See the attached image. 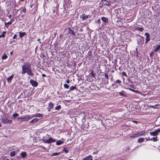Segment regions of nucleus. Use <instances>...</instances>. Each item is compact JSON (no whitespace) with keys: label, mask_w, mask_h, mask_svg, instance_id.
I'll return each mask as SVG.
<instances>
[{"label":"nucleus","mask_w":160,"mask_h":160,"mask_svg":"<svg viewBox=\"0 0 160 160\" xmlns=\"http://www.w3.org/2000/svg\"><path fill=\"white\" fill-rule=\"evenodd\" d=\"M12 19L10 21L8 22H5V25L6 26L7 24H11L12 23Z\"/></svg>","instance_id":"obj_33"},{"label":"nucleus","mask_w":160,"mask_h":160,"mask_svg":"<svg viewBox=\"0 0 160 160\" xmlns=\"http://www.w3.org/2000/svg\"><path fill=\"white\" fill-rule=\"evenodd\" d=\"M8 58V56L6 54H4L2 57V60L5 59H6Z\"/></svg>","instance_id":"obj_28"},{"label":"nucleus","mask_w":160,"mask_h":160,"mask_svg":"<svg viewBox=\"0 0 160 160\" xmlns=\"http://www.w3.org/2000/svg\"><path fill=\"white\" fill-rule=\"evenodd\" d=\"M13 77L14 75H11L10 77L8 78H7V80L8 82H11Z\"/></svg>","instance_id":"obj_12"},{"label":"nucleus","mask_w":160,"mask_h":160,"mask_svg":"<svg viewBox=\"0 0 160 160\" xmlns=\"http://www.w3.org/2000/svg\"><path fill=\"white\" fill-rule=\"evenodd\" d=\"M153 53L152 52H151L150 53V56H152V54H153Z\"/></svg>","instance_id":"obj_51"},{"label":"nucleus","mask_w":160,"mask_h":160,"mask_svg":"<svg viewBox=\"0 0 160 160\" xmlns=\"http://www.w3.org/2000/svg\"><path fill=\"white\" fill-rule=\"evenodd\" d=\"M114 84L115 85V86H116V87H118V86H117V85H116V83H115Z\"/></svg>","instance_id":"obj_55"},{"label":"nucleus","mask_w":160,"mask_h":160,"mask_svg":"<svg viewBox=\"0 0 160 160\" xmlns=\"http://www.w3.org/2000/svg\"><path fill=\"white\" fill-rule=\"evenodd\" d=\"M122 74L124 76H126V77H127V74H126V72H122Z\"/></svg>","instance_id":"obj_41"},{"label":"nucleus","mask_w":160,"mask_h":160,"mask_svg":"<svg viewBox=\"0 0 160 160\" xmlns=\"http://www.w3.org/2000/svg\"><path fill=\"white\" fill-rule=\"evenodd\" d=\"M6 33V32L3 31L2 34L1 35H0V38H4L5 36V34Z\"/></svg>","instance_id":"obj_23"},{"label":"nucleus","mask_w":160,"mask_h":160,"mask_svg":"<svg viewBox=\"0 0 160 160\" xmlns=\"http://www.w3.org/2000/svg\"><path fill=\"white\" fill-rule=\"evenodd\" d=\"M2 126L1 124L0 123V127Z\"/></svg>","instance_id":"obj_54"},{"label":"nucleus","mask_w":160,"mask_h":160,"mask_svg":"<svg viewBox=\"0 0 160 160\" xmlns=\"http://www.w3.org/2000/svg\"><path fill=\"white\" fill-rule=\"evenodd\" d=\"M92 157L91 155H89L87 157L84 158V159L85 160H92Z\"/></svg>","instance_id":"obj_15"},{"label":"nucleus","mask_w":160,"mask_h":160,"mask_svg":"<svg viewBox=\"0 0 160 160\" xmlns=\"http://www.w3.org/2000/svg\"><path fill=\"white\" fill-rule=\"evenodd\" d=\"M24 0H20V1H23Z\"/></svg>","instance_id":"obj_53"},{"label":"nucleus","mask_w":160,"mask_h":160,"mask_svg":"<svg viewBox=\"0 0 160 160\" xmlns=\"http://www.w3.org/2000/svg\"><path fill=\"white\" fill-rule=\"evenodd\" d=\"M101 22L100 19H99L96 21V22L97 23H100Z\"/></svg>","instance_id":"obj_42"},{"label":"nucleus","mask_w":160,"mask_h":160,"mask_svg":"<svg viewBox=\"0 0 160 160\" xmlns=\"http://www.w3.org/2000/svg\"><path fill=\"white\" fill-rule=\"evenodd\" d=\"M91 18V16L90 15H86L85 14H82L81 16L80 17L81 18H82L83 20H85L88 18Z\"/></svg>","instance_id":"obj_7"},{"label":"nucleus","mask_w":160,"mask_h":160,"mask_svg":"<svg viewBox=\"0 0 160 160\" xmlns=\"http://www.w3.org/2000/svg\"><path fill=\"white\" fill-rule=\"evenodd\" d=\"M104 76H105V78H106V79H107L108 80L109 78V77H108V74L107 73H105L104 74Z\"/></svg>","instance_id":"obj_36"},{"label":"nucleus","mask_w":160,"mask_h":160,"mask_svg":"<svg viewBox=\"0 0 160 160\" xmlns=\"http://www.w3.org/2000/svg\"><path fill=\"white\" fill-rule=\"evenodd\" d=\"M16 36H17V35L16 34H15L14 36H13V38H12L13 39H15L16 38Z\"/></svg>","instance_id":"obj_45"},{"label":"nucleus","mask_w":160,"mask_h":160,"mask_svg":"<svg viewBox=\"0 0 160 160\" xmlns=\"http://www.w3.org/2000/svg\"><path fill=\"white\" fill-rule=\"evenodd\" d=\"M53 106L54 104L52 102H50L48 104V106L47 108L48 111L50 112L51 109L53 108Z\"/></svg>","instance_id":"obj_5"},{"label":"nucleus","mask_w":160,"mask_h":160,"mask_svg":"<svg viewBox=\"0 0 160 160\" xmlns=\"http://www.w3.org/2000/svg\"><path fill=\"white\" fill-rule=\"evenodd\" d=\"M157 106H159L158 105H153V106H150V107H152L153 108H159Z\"/></svg>","instance_id":"obj_32"},{"label":"nucleus","mask_w":160,"mask_h":160,"mask_svg":"<svg viewBox=\"0 0 160 160\" xmlns=\"http://www.w3.org/2000/svg\"><path fill=\"white\" fill-rule=\"evenodd\" d=\"M145 35L146 36L145 43L146 44L150 41V35L149 33L147 32L145 33Z\"/></svg>","instance_id":"obj_4"},{"label":"nucleus","mask_w":160,"mask_h":160,"mask_svg":"<svg viewBox=\"0 0 160 160\" xmlns=\"http://www.w3.org/2000/svg\"><path fill=\"white\" fill-rule=\"evenodd\" d=\"M61 108V106L60 105H59L56 107L55 108V109L56 110H59Z\"/></svg>","instance_id":"obj_35"},{"label":"nucleus","mask_w":160,"mask_h":160,"mask_svg":"<svg viewBox=\"0 0 160 160\" xmlns=\"http://www.w3.org/2000/svg\"><path fill=\"white\" fill-rule=\"evenodd\" d=\"M150 134L151 136H157V135L158 134L156 132H155V131H154V132H150Z\"/></svg>","instance_id":"obj_17"},{"label":"nucleus","mask_w":160,"mask_h":160,"mask_svg":"<svg viewBox=\"0 0 160 160\" xmlns=\"http://www.w3.org/2000/svg\"><path fill=\"white\" fill-rule=\"evenodd\" d=\"M8 17L9 18H11L12 17V15L11 14L10 15H9Z\"/></svg>","instance_id":"obj_52"},{"label":"nucleus","mask_w":160,"mask_h":160,"mask_svg":"<svg viewBox=\"0 0 160 160\" xmlns=\"http://www.w3.org/2000/svg\"><path fill=\"white\" fill-rule=\"evenodd\" d=\"M133 122L134 123H136L137 124V122H138V121H133Z\"/></svg>","instance_id":"obj_50"},{"label":"nucleus","mask_w":160,"mask_h":160,"mask_svg":"<svg viewBox=\"0 0 160 160\" xmlns=\"http://www.w3.org/2000/svg\"><path fill=\"white\" fill-rule=\"evenodd\" d=\"M12 54V52H11L10 53V54Z\"/></svg>","instance_id":"obj_56"},{"label":"nucleus","mask_w":160,"mask_h":160,"mask_svg":"<svg viewBox=\"0 0 160 160\" xmlns=\"http://www.w3.org/2000/svg\"><path fill=\"white\" fill-rule=\"evenodd\" d=\"M24 121H27L30 120L32 118L28 115H25L23 117Z\"/></svg>","instance_id":"obj_8"},{"label":"nucleus","mask_w":160,"mask_h":160,"mask_svg":"<svg viewBox=\"0 0 160 160\" xmlns=\"http://www.w3.org/2000/svg\"><path fill=\"white\" fill-rule=\"evenodd\" d=\"M64 88H68L69 87V85L67 84H64Z\"/></svg>","instance_id":"obj_37"},{"label":"nucleus","mask_w":160,"mask_h":160,"mask_svg":"<svg viewBox=\"0 0 160 160\" xmlns=\"http://www.w3.org/2000/svg\"><path fill=\"white\" fill-rule=\"evenodd\" d=\"M101 19L104 22L106 23L108 22V19L105 17H102Z\"/></svg>","instance_id":"obj_11"},{"label":"nucleus","mask_w":160,"mask_h":160,"mask_svg":"<svg viewBox=\"0 0 160 160\" xmlns=\"http://www.w3.org/2000/svg\"><path fill=\"white\" fill-rule=\"evenodd\" d=\"M1 120V122L3 124H11L12 122V120L9 119L7 118H2Z\"/></svg>","instance_id":"obj_3"},{"label":"nucleus","mask_w":160,"mask_h":160,"mask_svg":"<svg viewBox=\"0 0 160 160\" xmlns=\"http://www.w3.org/2000/svg\"><path fill=\"white\" fill-rule=\"evenodd\" d=\"M63 151L65 153H67L68 152V150H67L66 148H64Z\"/></svg>","instance_id":"obj_38"},{"label":"nucleus","mask_w":160,"mask_h":160,"mask_svg":"<svg viewBox=\"0 0 160 160\" xmlns=\"http://www.w3.org/2000/svg\"><path fill=\"white\" fill-rule=\"evenodd\" d=\"M91 76L92 77H95V74H94L93 71L91 73Z\"/></svg>","instance_id":"obj_39"},{"label":"nucleus","mask_w":160,"mask_h":160,"mask_svg":"<svg viewBox=\"0 0 160 160\" xmlns=\"http://www.w3.org/2000/svg\"><path fill=\"white\" fill-rule=\"evenodd\" d=\"M68 32L69 33H71L73 35H75V32H74L71 29L69 30Z\"/></svg>","instance_id":"obj_27"},{"label":"nucleus","mask_w":160,"mask_h":160,"mask_svg":"<svg viewBox=\"0 0 160 160\" xmlns=\"http://www.w3.org/2000/svg\"><path fill=\"white\" fill-rule=\"evenodd\" d=\"M51 1L52 0H50Z\"/></svg>","instance_id":"obj_60"},{"label":"nucleus","mask_w":160,"mask_h":160,"mask_svg":"<svg viewBox=\"0 0 160 160\" xmlns=\"http://www.w3.org/2000/svg\"><path fill=\"white\" fill-rule=\"evenodd\" d=\"M12 43V42H10V43Z\"/></svg>","instance_id":"obj_58"},{"label":"nucleus","mask_w":160,"mask_h":160,"mask_svg":"<svg viewBox=\"0 0 160 160\" xmlns=\"http://www.w3.org/2000/svg\"><path fill=\"white\" fill-rule=\"evenodd\" d=\"M46 137H48L49 138L47 140H45L43 139V142L44 143H50L52 142H55L56 141V140L50 137V136L48 134H47L46 136Z\"/></svg>","instance_id":"obj_2"},{"label":"nucleus","mask_w":160,"mask_h":160,"mask_svg":"<svg viewBox=\"0 0 160 160\" xmlns=\"http://www.w3.org/2000/svg\"><path fill=\"white\" fill-rule=\"evenodd\" d=\"M10 155L12 157H13L15 156L16 154V152L15 151H13L10 153Z\"/></svg>","instance_id":"obj_19"},{"label":"nucleus","mask_w":160,"mask_h":160,"mask_svg":"<svg viewBox=\"0 0 160 160\" xmlns=\"http://www.w3.org/2000/svg\"><path fill=\"white\" fill-rule=\"evenodd\" d=\"M119 93L121 96H122L124 95V94L123 93V92H119Z\"/></svg>","instance_id":"obj_44"},{"label":"nucleus","mask_w":160,"mask_h":160,"mask_svg":"<svg viewBox=\"0 0 160 160\" xmlns=\"http://www.w3.org/2000/svg\"><path fill=\"white\" fill-rule=\"evenodd\" d=\"M31 64L28 62L24 63L22 67V73L24 74L27 73L28 75L31 76H33L34 74L32 72L30 68Z\"/></svg>","instance_id":"obj_1"},{"label":"nucleus","mask_w":160,"mask_h":160,"mask_svg":"<svg viewBox=\"0 0 160 160\" xmlns=\"http://www.w3.org/2000/svg\"><path fill=\"white\" fill-rule=\"evenodd\" d=\"M38 120V119L37 118H35L32 120L30 122V123H34L36 122Z\"/></svg>","instance_id":"obj_16"},{"label":"nucleus","mask_w":160,"mask_h":160,"mask_svg":"<svg viewBox=\"0 0 160 160\" xmlns=\"http://www.w3.org/2000/svg\"><path fill=\"white\" fill-rule=\"evenodd\" d=\"M144 141V138H139L138 140V142H140Z\"/></svg>","instance_id":"obj_24"},{"label":"nucleus","mask_w":160,"mask_h":160,"mask_svg":"<svg viewBox=\"0 0 160 160\" xmlns=\"http://www.w3.org/2000/svg\"><path fill=\"white\" fill-rule=\"evenodd\" d=\"M157 137H156L152 138L150 140L153 141H154V142H156L158 140V139H157Z\"/></svg>","instance_id":"obj_22"},{"label":"nucleus","mask_w":160,"mask_h":160,"mask_svg":"<svg viewBox=\"0 0 160 160\" xmlns=\"http://www.w3.org/2000/svg\"><path fill=\"white\" fill-rule=\"evenodd\" d=\"M146 139L147 141L150 140V139H150L149 137H148V138H146Z\"/></svg>","instance_id":"obj_47"},{"label":"nucleus","mask_w":160,"mask_h":160,"mask_svg":"<svg viewBox=\"0 0 160 160\" xmlns=\"http://www.w3.org/2000/svg\"><path fill=\"white\" fill-rule=\"evenodd\" d=\"M145 132L144 131L137 132V137H138L143 135L144 134Z\"/></svg>","instance_id":"obj_9"},{"label":"nucleus","mask_w":160,"mask_h":160,"mask_svg":"<svg viewBox=\"0 0 160 160\" xmlns=\"http://www.w3.org/2000/svg\"><path fill=\"white\" fill-rule=\"evenodd\" d=\"M19 37L20 38H22L23 36L25 35L26 33L25 32H19Z\"/></svg>","instance_id":"obj_14"},{"label":"nucleus","mask_w":160,"mask_h":160,"mask_svg":"<svg viewBox=\"0 0 160 160\" xmlns=\"http://www.w3.org/2000/svg\"><path fill=\"white\" fill-rule=\"evenodd\" d=\"M19 115L18 113H14L12 115V116L13 117V118H15L16 117L18 116Z\"/></svg>","instance_id":"obj_30"},{"label":"nucleus","mask_w":160,"mask_h":160,"mask_svg":"<svg viewBox=\"0 0 160 160\" xmlns=\"http://www.w3.org/2000/svg\"><path fill=\"white\" fill-rule=\"evenodd\" d=\"M30 82L33 86L36 87L38 85V82L33 79H31Z\"/></svg>","instance_id":"obj_6"},{"label":"nucleus","mask_w":160,"mask_h":160,"mask_svg":"<svg viewBox=\"0 0 160 160\" xmlns=\"http://www.w3.org/2000/svg\"><path fill=\"white\" fill-rule=\"evenodd\" d=\"M60 153V152H59L58 153H57V152H54L52 154V156H57L59 155Z\"/></svg>","instance_id":"obj_34"},{"label":"nucleus","mask_w":160,"mask_h":160,"mask_svg":"<svg viewBox=\"0 0 160 160\" xmlns=\"http://www.w3.org/2000/svg\"><path fill=\"white\" fill-rule=\"evenodd\" d=\"M76 88V87L75 86H72L69 88V90L70 91H72L74 90Z\"/></svg>","instance_id":"obj_31"},{"label":"nucleus","mask_w":160,"mask_h":160,"mask_svg":"<svg viewBox=\"0 0 160 160\" xmlns=\"http://www.w3.org/2000/svg\"><path fill=\"white\" fill-rule=\"evenodd\" d=\"M42 77H46V75L44 74H42Z\"/></svg>","instance_id":"obj_49"},{"label":"nucleus","mask_w":160,"mask_h":160,"mask_svg":"<svg viewBox=\"0 0 160 160\" xmlns=\"http://www.w3.org/2000/svg\"><path fill=\"white\" fill-rule=\"evenodd\" d=\"M43 148H45V147H43Z\"/></svg>","instance_id":"obj_59"},{"label":"nucleus","mask_w":160,"mask_h":160,"mask_svg":"<svg viewBox=\"0 0 160 160\" xmlns=\"http://www.w3.org/2000/svg\"><path fill=\"white\" fill-rule=\"evenodd\" d=\"M66 82H67V83H68V84L69 83V82H70L69 80H67V81H66Z\"/></svg>","instance_id":"obj_48"},{"label":"nucleus","mask_w":160,"mask_h":160,"mask_svg":"<svg viewBox=\"0 0 160 160\" xmlns=\"http://www.w3.org/2000/svg\"><path fill=\"white\" fill-rule=\"evenodd\" d=\"M106 3L105 4L106 5L109 6L111 5V1H107L106 2Z\"/></svg>","instance_id":"obj_25"},{"label":"nucleus","mask_w":160,"mask_h":160,"mask_svg":"<svg viewBox=\"0 0 160 160\" xmlns=\"http://www.w3.org/2000/svg\"><path fill=\"white\" fill-rule=\"evenodd\" d=\"M137 29L141 32H142L144 30L143 28L139 27H137Z\"/></svg>","instance_id":"obj_26"},{"label":"nucleus","mask_w":160,"mask_h":160,"mask_svg":"<svg viewBox=\"0 0 160 160\" xmlns=\"http://www.w3.org/2000/svg\"><path fill=\"white\" fill-rule=\"evenodd\" d=\"M39 40H40V39H38V41H39Z\"/></svg>","instance_id":"obj_57"},{"label":"nucleus","mask_w":160,"mask_h":160,"mask_svg":"<svg viewBox=\"0 0 160 160\" xmlns=\"http://www.w3.org/2000/svg\"><path fill=\"white\" fill-rule=\"evenodd\" d=\"M63 143V142L61 140H59L57 141L56 142V144L57 145H59L62 144Z\"/></svg>","instance_id":"obj_13"},{"label":"nucleus","mask_w":160,"mask_h":160,"mask_svg":"<svg viewBox=\"0 0 160 160\" xmlns=\"http://www.w3.org/2000/svg\"><path fill=\"white\" fill-rule=\"evenodd\" d=\"M34 116L36 117H41L42 116V115L40 113H38L34 115Z\"/></svg>","instance_id":"obj_29"},{"label":"nucleus","mask_w":160,"mask_h":160,"mask_svg":"<svg viewBox=\"0 0 160 160\" xmlns=\"http://www.w3.org/2000/svg\"><path fill=\"white\" fill-rule=\"evenodd\" d=\"M160 49V45H158L156 46V48L154 49V51L155 52H157Z\"/></svg>","instance_id":"obj_18"},{"label":"nucleus","mask_w":160,"mask_h":160,"mask_svg":"<svg viewBox=\"0 0 160 160\" xmlns=\"http://www.w3.org/2000/svg\"><path fill=\"white\" fill-rule=\"evenodd\" d=\"M155 131L156 132L157 134L160 132V128H158V129L156 130Z\"/></svg>","instance_id":"obj_40"},{"label":"nucleus","mask_w":160,"mask_h":160,"mask_svg":"<svg viewBox=\"0 0 160 160\" xmlns=\"http://www.w3.org/2000/svg\"><path fill=\"white\" fill-rule=\"evenodd\" d=\"M26 9L25 8H23V9H22V12H25L26 11Z\"/></svg>","instance_id":"obj_46"},{"label":"nucleus","mask_w":160,"mask_h":160,"mask_svg":"<svg viewBox=\"0 0 160 160\" xmlns=\"http://www.w3.org/2000/svg\"><path fill=\"white\" fill-rule=\"evenodd\" d=\"M116 82L118 83H121V81L120 80H117L116 81Z\"/></svg>","instance_id":"obj_43"},{"label":"nucleus","mask_w":160,"mask_h":160,"mask_svg":"<svg viewBox=\"0 0 160 160\" xmlns=\"http://www.w3.org/2000/svg\"><path fill=\"white\" fill-rule=\"evenodd\" d=\"M21 157L23 158H24L26 157L27 156L26 152H22L21 154Z\"/></svg>","instance_id":"obj_10"},{"label":"nucleus","mask_w":160,"mask_h":160,"mask_svg":"<svg viewBox=\"0 0 160 160\" xmlns=\"http://www.w3.org/2000/svg\"><path fill=\"white\" fill-rule=\"evenodd\" d=\"M137 132L135 133H133L132 135L130 136V138H134L137 137Z\"/></svg>","instance_id":"obj_20"},{"label":"nucleus","mask_w":160,"mask_h":160,"mask_svg":"<svg viewBox=\"0 0 160 160\" xmlns=\"http://www.w3.org/2000/svg\"><path fill=\"white\" fill-rule=\"evenodd\" d=\"M17 121L18 122H22L24 121L23 117L22 118H17Z\"/></svg>","instance_id":"obj_21"}]
</instances>
